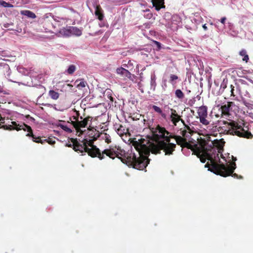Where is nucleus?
I'll return each instance as SVG.
<instances>
[{
	"mask_svg": "<svg viewBox=\"0 0 253 253\" xmlns=\"http://www.w3.org/2000/svg\"><path fill=\"white\" fill-rule=\"evenodd\" d=\"M155 135L158 138H163L164 141H158L151 143L146 140L141 141H135L133 143V145L138 152V157L134 154H131L130 156H127V160L122 159V161L125 163H130L133 166V168L138 169H143L146 168L149 163L150 160L148 156L151 152L152 153L157 154L160 153L163 150L165 152V155L172 154L174 150L176 145L169 142V139L167 135L169 132L165 128L160 126H157L156 130L153 132Z\"/></svg>",
	"mask_w": 253,
	"mask_h": 253,
	"instance_id": "f257e3e1",
	"label": "nucleus"
},
{
	"mask_svg": "<svg viewBox=\"0 0 253 253\" xmlns=\"http://www.w3.org/2000/svg\"><path fill=\"white\" fill-rule=\"evenodd\" d=\"M217 142V140L204 141L198 148V156L203 163H205L207 159L211 161V168L209 170L226 177L233 174L236 168V164L232 163L227 166L221 163L219 156L221 152L216 146Z\"/></svg>",
	"mask_w": 253,
	"mask_h": 253,
	"instance_id": "f03ea898",
	"label": "nucleus"
},
{
	"mask_svg": "<svg viewBox=\"0 0 253 253\" xmlns=\"http://www.w3.org/2000/svg\"><path fill=\"white\" fill-rule=\"evenodd\" d=\"M83 144H79L78 142L74 143L73 149L75 151H80L81 153L87 152L88 155L92 157H98L100 160L104 158V155L114 159L115 157L120 158V155L123 156L122 153L124 151H121L119 152V149L117 150L114 148L105 149L102 153L96 146L93 145V140L91 139L90 136L85 137L82 141Z\"/></svg>",
	"mask_w": 253,
	"mask_h": 253,
	"instance_id": "7ed1b4c3",
	"label": "nucleus"
},
{
	"mask_svg": "<svg viewBox=\"0 0 253 253\" xmlns=\"http://www.w3.org/2000/svg\"><path fill=\"white\" fill-rule=\"evenodd\" d=\"M198 114L200 119V122L204 126V128L208 134H212L216 131L217 129L216 123L212 121L208 116L207 107L202 106L198 109Z\"/></svg>",
	"mask_w": 253,
	"mask_h": 253,
	"instance_id": "20e7f679",
	"label": "nucleus"
},
{
	"mask_svg": "<svg viewBox=\"0 0 253 253\" xmlns=\"http://www.w3.org/2000/svg\"><path fill=\"white\" fill-rule=\"evenodd\" d=\"M11 124L5 125L1 126V128L6 130H12V129H16L17 130H19L20 129H23L24 130H27L29 133L27 134V136H32L33 138V140L36 142L43 143L44 142L46 141V139L43 140H37V139H40L39 138H37L35 135H34L32 133V130L31 127L28 125L22 123L21 124H17L15 122H11Z\"/></svg>",
	"mask_w": 253,
	"mask_h": 253,
	"instance_id": "39448f33",
	"label": "nucleus"
},
{
	"mask_svg": "<svg viewBox=\"0 0 253 253\" xmlns=\"http://www.w3.org/2000/svg\"><path fill=\"white\" fill-rule=\"evenodd\" d=\"M227 126L224 131L227 134L247 138H249L252 135L251 133L246 131L242 126L234 122L230 123H227Z\"/></svg>",
	"mask_w": 253,
	"mask_h": 253,
	"instance_id": "423d86ee",
	"label": "nucleus"
},
{
	"mask_svg": "<svg viewBox=\"0 0 253 253\" xmlns=\"http://www.w3.org/2000/svg\"><path fill=\"white\" fill-rule=\"evenodd\" d=\"M74 119L76 120L75 121H72V124L76 130L78 132H80L82 134L83 133L84 131L82 130L81 128L87 127L88 125H89V127H90V125L91 123V120L90 119V117H89L84 119H83L82 117H80V118H78L77 119L75 117ZM88 129L89 131L91 130L89 127H88Z\"/></svg>",
	"mask_w": 253,
	"mask_h": 253,
	"instance_id": "0eeeda50",
	"label": "nucleus"
},
{
	"mask_svg": "<svg viewBox=\"0 0 253 253\" xmlns=\"http://www.w3.org/2000/svg\"><path fill=\"white\" fill-rule=\"evenodd\" d=\"M181 23V18L178 15L171 16L170 21L168 22L166 26L173 31H176Z\"/></svg>",
	"mask_w": 253,
	"mask_h": 253,
	"instance_id": "6e6552de",
	"label": "nucleus"
},
{
	"mask_svg": "<svg viewBox=\"0 0 253 253\" xmlns=\"http://www.w3.org/2000/svg\"><path fill=\"white\" fill-rule=\"evenodd\" d=\"M0 66L1 67H2L3 72L4 73V74L5 75V77L7 78V79L9 81H10L12 82L17 83V84H23L21 82L16 81V80H14L13 79L10 78V75L11 72H10L9 66H8V65L5 63L3 61H2V62H0Z\"/></svg>",
	"mask_w": 253,
	"mask_h": 253,
	"instance_id": "1a4fd4ad",
	"label": "nucleus"
},
{
	"mask_svg": "<svg viewBox=\"0 0 253 253\" xmlns=\"http://www.w3.org/2000/svg\"><path fill=\"white\" fill-rule=\"evenodd\" d=\"M116 72L122 77L127 78L132 81H134V79L136 78L134 75L131 74L127 69L123 67L117 68Z\"/></svg>",
	"mask_w": 253,
	"mask_h": 253,
	"instance_id": "9d476101",
	"label": "nucleus"
},
{
	"mask_svg": "<svg viewBox=\"0 0 253 253\" xmlns=\"http://www.w3.org/2000/svg\"><path fill=\"white\" fill-rule=\"evenodd\" d=\"M234 105V103L232 102H227L226 104L222 105L220 107L221 109V116L222 117L228 119L231 115L230 111L231 110V106Z\"/></svg>",
	"mask_w": 253,
	"mask_h": 253,
	"instance_id": "9b49d317",
	"label": "nucleus"
},
{
	"mask_svg": "<svg viewBox=\"0 0 253 253\" xmlns=\"http://www.w3.org/2000/svg\"><path fill=\"white\" fill-rule=\"evenodd\" d=\"M89 135L90 136V138L91 139H93V141L95 140L97 137H99L101 139L104 140L105 141L109 143L111 142V138L109 134H107L106 133H102L100 134H98V132H96L95 134L93 135L92 133H89Z\"/></svg>",
	"mask_w": 253,
	"mask_h": 253,
	"instance_id": "f8f14e48",
	"label": "nucleus"
},
{
	"mask_svg": "<svg viewBox=\"0 0 253 253\" xmlns=\"http://www.w3.org/2000/svg\"><path fill=\"white\" fill-rule=\"evenodd\" d=\"M115 128L117 133L120 135L122 136L124 134H126L128 132L127 128L120 124H116L115 125Z\"/></svg>",
	"mask_w": 253,
	"mask_h": 253,
	"instance_id": "ddd939ff",
	"label": "nucleus"
},
{
	"mask_svg": "<svg viewBox=\"0 0 253 253\" xmlns=\"http://www.w3.org/2000/svg\"><path fill=\"white\" fill-rule=\"evenodd\" d=\"M152 2L157 11L160 10L161 8L165 7L164 0H152Z\"/></svg>",
	"mask_w": 253,
	"mask_h": 253,
	"instance_id": "4468645a",
	"label": "nucleus"
},
{
	"mask_svg": "<svg viewBox=\"0 0 253 253\" xmlns=\"http://www.w3.org/2000/svg\"><path fill=\"white\" fill-rule=\"evenodd\" d=\"M94 14L95 16L100 21H102L104 18V15L103 14V10L99 5H97L95 7Z\"/></svg>",
	"mask_w": 253,
	"mask_h": 253,
	"instance_id": "2eb2a0df",
	"label": "nucleus"
},
{
	"mask_svg": "<svg viewBox=\"0 0 253 253\" xmlns=\"http://www.w3.org/2000/svg\"><path fill=\"white\" fill-rule=\"evenodd\" d=\"M18 72L26 76H33V70L32 69H28L22 67L17 68Z\"/></svg>",
	"mask_w": 253,
	"mask_h": 253,
	"instance_id": "dca6fc26",
	"label": "nucleus"
},
{
	"mask_svg": "<svg viewBox=\"0 0 253 253\" xmlns=\"http://www.w3.org/2000/svg\"><path fill=\"white\" fill-rule=\"evenodd\" d=\"M70 31L71 35L80 36L82 34V29H79L76 27L70 26Z\"/></svg>",
	"mask_w": 253,
	"mask_h": 253,
	"instance_id": "f3484780",
	"label": "nucleus"
},
{
	"mask_svg": "<svg viewBox=\"0 0 253 253\" xmlns=\"http://www.w3.org/2000/svg\"><path fill=\"white\" fill-rule=\"evenodd\" d=\"M21 14L25 15L28 18L34 19L36 17V14L31 11L28 10H22L20 12Z\"/></svg>",
	"mask_w": 253,
	"mask_h": 253,
	"instance_id": "a211bd4d",
	"label": "nucleus"
},
{
	"mask_svg": "<svg viewBox=\"0 0 253 253\" xmlns=\"http://www.w3.org/2000/svg\"><path fill=\"white\" fill-rule=\"evenodd\" d=\"M59 34L60 36L63 37L71 36V32L70 31V27L68 28H63L59 31Z\"/></svg>",
	"mask_w": 253,
	"mask_h": 253,
	"instance_id": "6ab92c4d",
	"label": "nucleus"
},
{
	"mask_svg": "<svg viewBox=\"0 0 253 253\" xmlns=\"http://www.w3.org/2000/svg\"><path fill=\"white\" fill-rule=\"evenodd\" d=\"M156 77L155 74H152L151 75V81H150V85H151V89L153 90H155L156 88V86L157 85L156 82Z\"/></svg>",
	"mask_w": 253,
	"mask_h": 253,
	"instance_id": "aec40b11",
	"label": "nucleus"
},
{
	"mask_svg": "<svg viewBox=\"0 0 253 253\" xmlns=\"http://www.w3.org/2000/svg\"><path fill=\"white\" fill-rule=\"evenodd\" d=\"M79 81H80V82L77 85V87L79 89L85 87V86L87 84L86 82L84 81V79L77 80L76 81L75 83H77Z\"/></svg>",
	"mask_w": 253,
	"mask_h": 253,
	"instance_id": "412c9836",
	"label": "nucleus"
},
{
	"mask_svg": "<svg viewBox=\"0 0 253 253\" xmlns=\"http://www.w3.org/2000/svg\"><path fill=\"white\" fill-rule=\"evenodd\" d=\"M76 70V67L74 65H70L68 69L65 71V74L72 75Z\"/></svg>",
	"mask_w": 253,
	"mask_h": 253,
	"instance_id": "4be33fe9",
	"label": "nucleus"
},
{
	"mask_svg": "<svg viewBox=\"0 0 253 253\" xmlns=\"http://www.w3.org/2000/svg\"><path fill=\"white\" fill-rule=\"evenodd\" d=\"M50 97L54 100H57L59 96V94L53 90H50L48 92Z\"/></svg>",
	"mask_w": 253,
	"mask_h": 253,
	"instance_id": "5701e85b",
	"label": "nucleus"
},
{
	"mask_svg": "<svg viewBox=\"0 0 253 253\" xmlns=\"http://www.w3.org/2000/svg\"><path fill=\"white\" fill-rule=\"evenodd\" d=\"M240 55L243 57L242 60L246 62H247L249 59V56L247 53V51L245 49H242L240 52Z\"/></svg>",
	"mask_w": 253,
	"mask_h": 253,
	"instance_id": "b1692460",
	"label": "nucleus"
},
{
	"mask_svg": "<svg viewBox=\"0 0 253 253\" xmlns=\"http://www.w3.org/2000/svg\"><path fill=\"white\" fill-rule=\"evenodd\" d=\"M59 122H60V123H59L57 124L58 126H60L62 129H63L66 132H67L69 133L72 132V130H71V128L68 127L67 126H65L61 123V122H63V121H60Z\"/></svg>",
	"mask_w": 253,
	"mask_h": 253,
	"instance_id": "393cba45",
	"label": "nucleus"
},
{
	"mask_svg": "<svg viewBox=\"0 0 253 253\" xmlns=\"http://www.w3.org/2000/svg\"><path fill=\"white\" fill-rule=\"evenodd\" d=\"M152 108L156 112L160 114L162 116V117H163V118L166 117V115L163 113L162 110L160 107L156 105H153Z\"/></svg>",
	"mask_w": 253,
	"mask_h": 253,
	"instance_id": "a878e982",
	"label": "nucleus"
},
{
	"mask_svg": "<svg viewBox=\"0 0 253 253\" xmlns=\"http://www.w3.org/2000/svg\"><path fill=\"white\" fill-rule=\"evenodd\" d=\"M172 124L174 125V126H176L177 123H178L179 121H181L183 124H185L184 121L180 119V116L174 117L173 118L170 119Z\"/></svg>",
	"mask_w": 253,
	"mask_h": 253,
	"instance_id": "bb28decb",
	"label": "nucleus"
},
{
	"mask_svg": "<svg viewBox=\"0 0 253 253\" xmlns=\"http://www.w3.org/2000/svg\"><path fill=\"white\" fill-rule=\"evenodd\" d=\"M175 96L177 98L182 99L184 97V94L182 91L179 89H176L175 92Z\"/></svg>",
	"mask_w": 253,
	"mask_h": 253,
	"instance_id": "cd10ccee",
	"label": "nucleus"
},
{
	"mask_svg": "<svg viewBox=\"0 0 253 253\" xmlns=\"http://www.w3.org/2000/svg\"><path fill=\"white\" fill-rule=\"evenodd\" d=\"M178 79L177 76L171 74L169 77V82L172 84L174 85L176 83V81Z\"/></svg>",
	"mask_w": 253,
	"mask_h": 253,
	"instance_id": "c85d7f7f",
	"label": "nucleus"
},
{
	"mask_svg": "<svg viewBox=\"0 0 253 253\" xmlns=\"http://www.w3.org/2000/svg\"><path fill=\"white\" fill-rule=\"evenodd\" d=\"M125 67L127 68V70H129L130 71H132L133 69L134 65L133 62L129 60L127 62V64H124L123 65Z\"/></svg>",
	"mask_w": 253,
	"mask_h": 253,
	"instance_id": "c756f323",
	"label": "nucleus"
},
{
	"mask_svg": "<svg viewBox=\"0 0 253 253\" xmlns=\"http://www.w3.org/2000/svg\"><path fill=\"white\" fill-rule=\"evenodd\" d=\"M12 7L13 5L3 0H0V7Z\"/></svg>",
	"mask_w": 253,
	"mask_h": 253,
	"instance_id": "7c9ffc66",
	"label": "nucleus"
},
{
	"mask_svg": "<svg viewBox=\"0 0 253 253\" xmlns=\"http://www.w3.org/2000/svg\"><path fill=\"white\" fill-rule=\"evenodd\" d=\"M144 12H147V14H145L144 15V17H145L147 19H151L152 17L153 14L152 13L150 12L149 9H146L145 11H144Z\"/></svg>",
	"mask_w": 253,
	"mask_h": 253,
	"instance_id": "2f4dec72",
	"label": "nucleus"
},
{
	"mask_svg": "<svg viewBox=\"0 0 253 253\" xmlns=\"http://www.w3.org/2000/svg\"><path fill=\"white\" fill-rule=\"evenodd\" d=\"M171 114L170 115V119L173 118L174 117H176L179 116V115L176 113V112L175 110L171 109Z\"/></svg>",
	"mask_w": 253,
	"mask_h": 253,
	"instance_id": "473e14b6",
	"label": "nucleus"
},
{
	"mask_svg": "<svg viewBox=\"0 0 253 253\" xmlns=\"http://www.w3.org/2000/svg\"><path fill=\"white\" fill-rule=\"evenodd\" d=\"M53 18L54 19V20L55 21L59 23V25H60V23H61L62 22V21L65 20L64 19H63L62 18L59 17H53Z\"/></svg>",
	"mask_w": 253,
	"mask_h": 253,
	"instance_id": "72a5a7b5",
	"label": "nucleus"
},
{
	"mask_svg": "<svg viewBox=\"0 0 253 253\" xmlns=\"http://www.w3.org/2000/svg\"><path fill=\"white\" fill-rule=\"evenodd\" d=\"M106 93L108 94V95H107L108 98H109L111 101L113 102V97H112L111 95H110V90H107L106 92Z\"/></svg>",
	"mask_w": 253,
	"mask_h": 253,
	"instance_id": "f704fd0d",
	"label": "nucleus"
},
{
	"mask_svg": "<svg viewBox=\"0 0 253 253\" xmlns=\"http://www.w3.org/2000/svg\"><path fill=\"white\" fill-rule=\"evenodd\" d=\"M154 42L159 49L161 48V44L160 42L155 41H154Z\"/></svg>",
	"mask_w": 253,
	"mask_h": 253,
	"instance_id": "c9c22d12",
	"label": "nucleus"
},
{
	"mask_svg": "<svg viewBox=\"0 0 253 253\" xmlns=\"http://www.w3.org/2000/svg\"><path fill=\"white\" fill-rule=\"evenodd\" d=\"M13 24L12 23H5L3 24V27L4 28H9L10 26L11 25H13Z\"/></svg>",
	"mask_w": 253,
	"mask_h": 253,
	"instance_id": "e433bc0d",
	"label": "nucleus"
},
{
	"mask_svg": "<svg viewBox=\"0 0 253 253\" xmlns=\"http://www.w3.org/2000/svg\"><path fill=\"white\" fill-rule=\"evenodd\" d=\"M75 142H73V144L71 142H69V143L66 144V146L69 147H74V143Z\"/></svg>",
	"mask_w": 253,
	"mask_h": 253,
	"instance_id": "4c0bfd02",
	"label": "nucleus"
},
{
	"mask_svg": "<svg viewBox=\"0 0 253 253\" xmlns=\"http://www.w3.org/2000/svg\"><path fill=\"white\" fill-rule=\"evenodd\" d=\"M226 20V18L225 17H223L222 18H221L220 19V22L223 24H224L225 23V22Z\"/></svg>",
	"mask_w": 253,
	"mask_h": 253,
	"instance_id": "58836bf2",
	"label": "nucleus"
},
{
	"mask_svg": "<svg viewBox=\"0 0 253 253\" xmlns=\"http://www.w3.org/2000/svg\"><path fill=\"white\" fill-rule=\"evenodd\" d=\"M4 118H2L1 116V115L0 114V124L4 123Z\"/></svg>",
	"mask_w": 253,
	"mask_h": 253,
	"instance_id": "ea45409f",
	"label": "nucleus"
},
{
	"mask_svg": "<svg viewBox=\"0 0 253 253\" xmlns=\"http://www.w3.org/2000/svg\"><path fill=\"white\" fill-rule=\"evenodd\" d=\"M47 142L50 145H53L55 143V141H53L52 140H48Z\"/></svg>",
	"mask_w": 253,
	"mask_h": 253,
	"instance_id": "a19ab883",
	"label": "nucleus"
},
{
	"mask_svg": "<svg viewBox=\"0 0 253 253\" xmlns=\"http://www.w3.org/2000/svg\"><path fill=\"white\" fill-rule=\"evenodd\" d=\"M203 29H204L205 31L207 30V29H208V28H207V26H206V24H204V25H203Z\"/></svg>",
	"mask_w": 253,
	"mask_h": 253,
	"instance_id": "79ce46f5",
	"label": "nucleus"
},
{
	"mask_svg": "<svg viewBox=\"0 0 253 253\" xmlns=\"http://www.w3.org/2000/svg\"><path fill=\"white\" fill-rule=\"evenodd\" d=\"M232 176L234 178H238V175L236 173L233 174Z\"/></svg>",
	"mask_w": 253,
	"mask_h": 253,
	"instance_id": "37998d69",
	"label": "nucleus"
},
{
	"mask_svg": "<svg viewBox=\"0 0 253 253\" xmlns=\"http://www.w3.org/2000/svg\"><path fill=\"white\" fill-rule=\"evenodd\" d=\"M44 105L45 106H48V107L53 106L51 104H45Z\"/></svg>",
	"mask_w": 253,
	"mask_h": 253,
	"instance_id": "c03bdc74",
	"label": "nucleus"
},
{
	"mask_svg": "<svg viewBox=\"0 0 253 253\" xmlns=\"http://www.w3.org/2000/svg\"><path fill=\"white\" fill-rule=\"evenodd\" d=\"M244 105H245L246 106H248V105H249V103H247L246 102V101H244Z\"/></svg>",
	"mask_w": 253,
	"mask_h": 253,
	"instance_id": "a18cd8bd",
	"label": "nucleus"
},
{
	"mask_svg": "<svg viewBox=\"0 0 253 253\" xmlns=\"http://www.w3.org/2000/svg\"><path fill=\"white\" fill-rule=\"evenodd\" d=\"M233 91H234V89L233 88H232L231 90V95L234 96V95L233 94Z\"/></svg>",
	"mask_w": 253,
	"mask_h": 253,
	"instance_id": "49530a36",
	"label": "nucleus"
},
{
	"mask_svg": "<svg viewBox=\"0 0 253 253\" xmlns=\"http://www.w3.org/2000/svg\"><path fill=\"white\" fill-rule=\"evenodd\" d=\"M239 73H241V72H240V71H238V74H238V75L239 76H240V77H241L242 76H241V75H240V74H239Z\"/></svg>",
	"mask_w": 253,
	"mask_h": 253,
	"instance_id": "de8ad7c7",
	"label": "nucleus"
},
{
	"mask_svg": "<svg viewBox=\"0 0 253 253\" xmlns=\"http://www.w3.org/2000/svg\"><path fill=\"white\" fill-rule=\"evenodd\" d=\"M250 82L253 84V81H252V80H250Z\"/></svg>",
	"mask_w": 253,
	"mask_h": 253,
	"instance_id": "09e8293b",
	"label": "nucleus"
},
{
	"mask_svg": "<svg viewBox=\"0 0 253 253\" xmlns=\"http://www.w3.org/2000/svg\"><path fill=\"white\" fill-rule=\"evenodd\" d=\"M215 116H216V117L217 118H218V117H219V115H215Z\"/></svg>",
	"mask_w": 253,
	"mask_h": 253,
	"instance_id": "8fccbe9b",
	"label": "nucleus"
},
{
	"mask_svg": "<svg viewBox=\"0 0 253 253\" xmlns=\"http://www.w3.org/2000/svg\"><path fill=\"white\" fill-rule=\"evenodd\" d=\"M68 86H72V85H71V84H68Z\"/></svg>",
	"mask_w": 253,
	"mask_h": 253,
	"instance_id": "3c124183",
	"label": "nucleus"
},
{
	"mask_svg": "<svg viewBox=\"0 0 253 253\" xmlns=\"http://www.w3.org/2000/svg\"><path fill=\"white\" fill-rule=\"evenodd\" d=\"M205 167H208V164L205 165Z\"/></svg>",
	"mask_w": 253,
	"mask_h": 253,
	"instance_id": "603ef678",
	"label": "nucleus"
}]
</instances>
